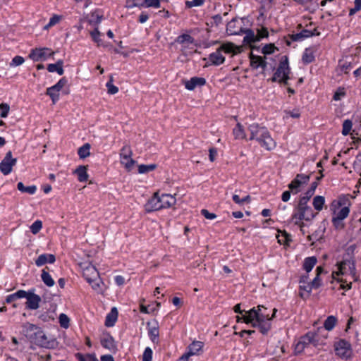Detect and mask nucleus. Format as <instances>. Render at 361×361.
<instances>
[{"label": "nucleus", "mask_w": 361, "mask_h": 361, "mask_svg": "<svg viewBox=\"0 0 361 361\" xmlns=\"http://www.w3.org/2000/svg\"><path fill=\"white\" fill-rule=\"evenodd\" d=\"M349 200L345 196H340L336 200H334L330 204V210L333 213V216L340 219H345L350 213V209L347 204Z\"/></svg>", "instance_id": "39448f33"}, {"label": "nucleus", "mask_w": 361, "mask_h": 361, "mask_svg": "<svg viewBox=\"0 0 361 361\" xmlns=\"http://www.w3.org/2000/svg\"><path fill=\"white\" fill-rule=\"evenodd\" d=\"M310 174H297L295 178L288 184V188L293 194H297L300 190V187L308 183Z\"/></svg>", "instance_id": "f8f14e48"}, {"label": "nucleus", "mask_w": 361, "mask_h": 361, "mask_svg": "<svg viewBox=\"0 0 361 361\" xmlns=\"http://www.w3.org/2000/svg\"><path fill=\"white\" fill-rule=\"evenodd\" d=\"M204 346V343L202 341H193L189 346H188V351L187 352L188 355L190 356L198 355L200 352L202 350V348Z\"/></svg>", "instance_id": "393cba45"}, {"label": "nucleus", "mask_w": 361, "mask_h": 361, "mask_svg": "<svg viewBox=\"0 0 361 361\" xmlns=\"http://www.w3.org/2000/svg\"><path fill=\"white\" fill-rule=\"evenodd\" d=\"M209 61L212 65L219 66L225 61V57L218 49L209 56Z\"/></svg>", "instance_id": "4be33fe9"}, {"label": "nucleus", "mask_w": 361, "mask_h": 361, "mask_svg": "<svg viewBox=\"0 0 361 361\" xmlns=\"http://www.w3.org/2000/svg\"><path fill=\"white\" fill-rule=\"evenodd\" d=\"M219 50L222 53L223 51L227 54L235 53V46L232 43H226L222 44L218 48Z\"/></svg>", "instance_id": "a18cd8bd"}, {"label": "nucleus", "mask_w": 361, "mask_h": 361, "mask_svg": "<svg viewBox=\"0 0 361 361\" xmlns=\"http://www.w3.org/2000/svg\"><path fill=\"white\" fill-rule=\"evenodd\" d=\"M56 261V257L53 254H42L35 260L37 267H42L47 263L53 264Z\"/></svg>", "instance_id": "aec40b11"}, {"label": "nucleus", "mask_w": 361, "mask_h": 361, "mask_svg": "<svg viewBox=\"0 0 361 361\" xmlns=\"http://www.w3.org/2000/svg\"><path fill=\"white\" fill-rule=\"evenodd\" d=\"M92 287V288L97 293H103V286L104 283L102 281L100 276H97V278H94V279L90 281L87 282Z\"/></svg>", "instance_id": "bb28decb"}, {"label": "nucleus", "mask_w": 361, "mask_h": 361, "mask_svg": "<svg viewBox=\"0 0 361 361\" xmlns=\"http://www.w3.org/2000/svg\"><path fill=\"white\" fill-rule=\"evenodd\" d=\"M185 87L188 90H193L197 87H201L206 84V80L204 78L192 77L189 80L184 82Z\"/></svg>", "instance_id": "a211bd4d"}, {"label": "nucleus", "mask_w": 361, "mask_h": 361, "mask_svg": "<svg viewBox=\"0 0 361 361\" xmlns=\"http://www.w3.org/2000/svg\"><path fill=\"white\" fill-rule=\"evenodd\" d=\"M161 209L169 208L176 204V198L170 194H162L159 196Z\"/></svg>", "instance_id": "5701e85b"}, {"label": "nucleus", "mask_w": 361, "mask_h": 361, "mask_svg": "<svg viewBox=\"0 0 361 361\" xmlns=\"http://www.w3.org/2000/svg\"><path fill=\"white\" fill-rule=\"evenodd\" d=\"M107 92L110 94H115L118 92V88L113 84V76H110L109 80L106 82Z\"/></svg>", "instance_id": "49530a36"}, {"label": "nucleus", "mask_w": 361, "mask_h": 361, "mask_svg": "<svg viewBox=\"0 0 361 361\" xmlns=\"http://www.w3.org/2000/svg\"><path fill=\"white\" fill-rule=\"evenodd\" d=\"M59 323H60V325L61 327L65 328V329L68 328L70 319L66 314L61 313L59 315Z\"/></svg>", "instance_id": "603ef678"}, {"label": "nucleus", "mask_w": 361, "mask_h": 361, "mask_svg": "<svg viewBox=\"0 0 361 361\" xmlns=\"http://www.w3.org/2000/svg\"><path fill=\"white\" fill-rule=\"evenodd\" d=\"M310 336H311V344L313 345L314 347H317L322 344L319 341V335L317 333L312 331V335Z\"/></svg>", "instance_id": "e2e57ef3"}, {"label": "nucleus", "mask_w": 361, "mask_h": 361, "mask_svg": "<svg viewBox=\"0 0 361 361\" xmlns=\"http://www.w3.org/2000/svg\"><path fill=\"white\" fill-rule=\"evenodd\" d=\"M343 221V219H340L336 216H333V218H332L333 226L336 229H342L344 228V226H345Z\"/></svg>", "instance_id": "052dcab7"}, {"label": "nucleus", "mask_w": 361, "mask_h": 361, "mask_svg": "<svg viewBox=\"0 0 361 361\" xmlns=\"http://www.w3.org/2000/svg\"><path fill=\"white\" fill-rule=\"evenodd\" d=\"M152 350L149 347H147L142 355V361H152Z\"/></svg>", "instance_id": "bf43d9fd"}, {"label": "nucleus", "mask_w": 361, "mask_h": 361, "mask_svg": "<svg viewBox=\"0 0 361 361\" xmlns=\"http://www.w3.org/2000/svg\"><path fill=\"white\" fill-rule=\"evenodd\" d=\"M148 336L150 340L153 343L158 344L159 343V324L157 320H154L153 322H148L147 323Z\"/></svg>", "instance_id": "ddd939ff"}, {"label": "nucleus", "mask_w": 361, "mask_h": 361, "mask_svg": "<svg viewBox=\"0 0 361 361\" xmlns=\"http://www.w3.org/2000/svg\"><path fill=\"white\" fill-rule=\"evenodd\" d=\"M248 130L250 133V140H255L262 147L268 151L276 147V143L266 127L253 123L249 126Z\"/></svg>", "instance_id": "7ed1b4c3"}, {"label": "nucleus", "mask_w": 361, "mask_h": 361, "mask_svg": "<svg viewBox=\"0 0 361 361\" xmlns=\"http://www.w3.org/2000/svg\"><path fill=\"white\" fill-rule=\"evenodd\" d=\"M157 166L155 164H152L149 165L140 164L138 166V173L141 174L149 173V171H152L154 169H156Z\"/></svg>", "instance_id": "a19ab883"}, {"label": "nucleus", "mask_w": 361, "mask_h": 361, "mask_svg": "<svg viewBox=\"0 0 361 361\" xmlns=\"http://www.w3.org/2000/svg\"><path fill=\"white\" fill-rule=\"evenodd\" d=\"M312 331L307 332L305 335L301 336L295 345V354L302 353L304 350L311 344Z\"/></svg>", "instance_id": "4468645a"}, {"label": "nucleus", "mask_w": 361, "mask_h": 361, "mask_svg": "<svg viewBox=\"0 0 361 361\" xmlns=\"http://www.w3.org/2000/svg\"><path fill=\"white\" fill-rule=\"evenodd\" d=\"M54 51H51L49 48H35L32 49L29 54V58L33 61H45L49 56H53Z\"/></svg>", "instance_id": "9d476101"}, {"label": "nucleus", "mask_w": 361, "mask_h": 361, "mask_svg": "<svg viewBox=\"0 0 361 361\" xmlns=\"http://www.w3.org/2000/svg\"><path fill=\"white\" fill-rule=\"evenodd\" d=\"M82 276L87 282H88L99 276V274L95 267L92 265H88L83 269Z\"/></svg>", "instance_id": "412c9836"}, {"label": "nucleus", "mask_w": 361, "mask_h": 361, "mask_svg": "<svg viewBox=\"0 0 361 361\" xmlns=\"http://www.w3.org/2000/svg\"><path fill=\"white\" fill-rule=\"evenodd\" d=\"M244 29L236 18H233L226 25V32L229 35H240Z\"/></svg>", "instance_id": "f3484780"}, {"label": "nucleus", "mask_w": 361, "mask_h": 361, "mask_svg": "<svg viewBox=\"0 0 361 361\" xmlns=\"http://www.w3.org/2000/svg\"><path fill=\"white\" fill-rule=\"evenodd\" d=\"M63 62L62 60H59L56 63H50L47 66V71L50 73L56 72L59 75L63 74L64 71L63 68Z\"/></svg>", "instance_id": "cd10ccee"}, {"label": "nucleus", "mask_w": 361, "mask_h": 361, "mask_svg": "<svg viewBox=\"0 0 361 361\" xmlns=\"http://www.w3.org/2000/svg\"><path fill=\"white\" fill-rule=\"evenodd\" d=\"M120 161L128 171H130L135 164V161L132 157L127 158L126 159L124 157L120 158Z\"/></svg>", "instance_id": "58836bf2"}, {"label": "nucleus", "mask_w": 361, "mask_h": 361, "mask_svg": "<svg viewBox=\"0 0 361 361\" xmlns=\"http://www.w3.org/2000/svg\"><path fill=\"white\" fill-rule=\"evenodd\" d=\"M275 49H277L274 44H267L263 47L262 53L264 54H271L274 52Z\"/></svg>", "instance_id": "4d7b16f0"}, {"label": "nucleus", "mask_w": 361, "mask_h": 361, "mask_svg": "<svg viewBox=\"0 0 361 361\" xmlns=\"http://www.w3.org/2000/svg\"><path fill=\"white\" fill-rule=\"evenodd\" d=\"M312 209L309 207L302 210L301 212H295L292 215V219L294 221L295 225H300L302 220L311 221L315 217Z\"/></svg>", "instance_id": "1a4fd4ad"}, {"label": "nucleus", "mask_w": 361, "mask_h": 361, "mask_svg": "<svg viewBox=\"0 0 361 361\" xmlns=\"http://www.w3.org/2000/svg\"><path fill=\"white\" fill-rule=\"evenodd\" d=\"M353 123L350 119H346L343 123L342 134L347 135L352 129Z\"/></svg>", "instance_id": "8fccbe9b"}, {"label": "nucleus", "mask_w": 361, "mask_h": 361, "mask_svg": "<svg viewBox=\"0 0 361 361\" xmlns=\"http://www.w3.org/2000/svg\"><path fill=\"white\" fill-rule=\"evenodd\" d=\"M91 145L89 143L84 144L78 149V154L80 159H84L90 155Z\"/></svg>", "instance_id": "473e14b6"}, {"label": "nucleus", "mask_w": 361, "mask_h": 361, "mask_svg": "<svg viewBox=\"0 0 361 361\" xmlns=\"http://www.w3.org/2000/svg\"><path fill=\"white\" fill-rule=\"evenodd\" d=\"M92 39L94 42L97 43L98 46H99L102 39H100V32L98 28H95L93 31L90 32Z\"/></svg>", "instance_id": "680f3d73"}, {"label": "nucleus", "mask_w": 361, "mask_h": 361, "mask_svg": "<svg viewBox=\"0 0 361 361\" xmlns=\"http://www.w3.org/2000/svg\"><path fill=\"white\" fill-rule=\"evenodd\" d=\"M314 51L311 48H306L302 56V61L305 64H309L314 61Z\"/></svg>", "instance_id": "c756f323"}, {"label": "nucleus", "mask_w": 361, "mask_h": 361, "mask_svg": "<svg viewBox=\"0 0 361 361\" xmlns=\"http://www.w3.org/2000/svg\"><path fill=\"white\" fill-rule=\"evenodd\" d=\"M23 331L26 338L36 345L47 349L55 348V341L49 339L44 331L37 326L27 323L23 325Z\"/></svg>", "instance_id": "f03ea898"}, {"label": "nucleus", "mask_w": 361, "mask_h": 361, "mask_svg": "<svg viewBox=\"0 0 361 361\" xmlns=\"http://www.w3.org/2000/svg\"><path fill=\"white\" fill-rule=\"evenodd\" d=\"M161 206L159 193L155 192L145 205V211L149 213L162 209Z\"/></svg>", "instance_id": "2eb2a0df"}, {"label": "nucleus", "mask_w": 361, "mask_h": 361, "mask_svg": "<svg viewBox=\"0 0 361 361\" xmlns=\"http://www.w3.org/2000/svg\"><path fill=\"white\" fill-rule=\"evenodd\" d=\"M102 345L110 350L115 353L117 350L116 345L114 338L109 334L104 335L101 339Z\"/></svg>", "instance_id": "6ab92c4d"}, {"label": "nucleus", "mask_w": 361, "mask_h": 361, "mask_svg": "<svg viewBox=\"0 0 361 361\" xmlns=\"http://www.w3.org/2000/svg\"><path fill=\"white\" fill-rule=\"evenodd\" d=\"M16 163L17 159L13 158L11 151H8L0 162V171L5 176L8 175Z\"/></svg>", "instance_id": "6e6552de"}, {"label": "nucleus", "mask_w": 361, "mask_h": 361, "mask_svg": "<svg viewBox=\"0 0 361 361\" xmlns=\"http://www.w3.org/2000/svg\"><path fill=\"white\" fill-rule=\"evenodd\" d=\"M204 2V0H192L186 2V6L188 8H192L194 6H200Z\"/></svg>", "instance_id": "774afa93"}, {"label": "nucleus", "mask_w": 361, "mask_h": 361, "mask_svg": "<svg viewBox=\"0 0 361 361\" xmlns=\"http://www.w3.org/2000/svg\"><path fill=\"white\" fill-rule=\"evenodd\" d=\"M201 214L206 219L210 220L214 219L216 217V215L215 214L209 212L206 209H202L201 210Z\"/></svg>", "instance_id": "69168bd1"}, {"label": "nucleus", "mask_w": 361, "mask_h": 361, "mask_svg": "<svg viewBox=\"0 0 361 361\" xmlns=\"http://www.w3.org/2000/svg\"><path fill=\"white\" fill-rule=\"evenodd\" d=\"M75 357L78 361H98L95 355L92 354L82 355L78 353L75 355Z\"/></svg>", "instance_id": "c03bdc74"}, {"label": "nucleus", "mask_w": 361, "mask_h": 361, "mask_svg": "<svg viewBox=\"0 0 361 361\" xmlns=\"http://www.w3.org/2000/svg\"><path fill=\"white\" fill-rule=\"evenodd\" d=\"M324 203L325 198L323 196L317 195L313 199L312 204L316 210L320 212L322 210Z\"/></svg>", "instance_id": "e433bc0d"}, {"label": "nucleus", "mask_w": 361, "mask_h": 361, "mask_svg": "<svg viewBox=\"0 0 361 361\" xmlns=\"http://www.w3.org/2000/svg\"><path fill=\"white\" fill-rule=\"evenodd\" d=\"M0 116L1 118H6L10 111V106L6 103L0 104Z\"/></svg>", "instance_id": "864d4df0"}, {"label": "nucleus", "mask_w": 361, "mask_h": 361, "mask_svg": "<svg viewBox=\"0 0 361 361\" xmlns=\"http://www.w3.org/2000/svg\"><path fill=\"white\" fill-rule=\"evenodd\" d=\"M263 57L257 55H254L252 53L250 54V66L253 69H258L262 66Z\"/></svg>", "instance_id": "72a5a7b5"}, {"label": "nucleus", "mask_w": 361, "mask_h": 361, "mask_svg": "<svg viewBox=\"0 0 361 361\" xmlns=\"http://www.w3.org/2000/svg\"><path fill=\"white\" fill-rule=\"evenodd\" d=\"M337 322V319L334 316H329L324 323V326L326 330L327 331H331L334 326H336Z\"/></svg>", "instance_id": "4c0bfd02"}, {"label": "nucleus", "mask_w": 361, "mask_h": 361, "mask_svg": "<svg viewBox=\"0 0 361 361\" xmlns=\"http://www.w3.org/2000/svg\"><path fill=\"white\" fill-rule=\"evenodd\" d=\"M25 61L23 57L20 56H16L10 63V66L15 67L22 65Z\"/></svg>", "instance_id": "13d9d810"}, {"label": "nucleus", "mask_w": 361, "mask_h": 361, "mask_svg": "<svg viewBox=\"0 0 361 361\" xmlns=\"http://www.w3.org/2000/svg\"><path fill=\"white\" fill-rule=\"evenodd\" d=\"M310 199L307 197L302 196L300 198L298 204L296 207L297 212H301L302 210L306 209V207H309L307 203Z\"/></svg>", "instance_id": "09e8293b"}, {"label": "nucleus", "mask_w": 361, "mask_h": 361, "mask_svg": "<svg viewBox=\"0 0 361 361\" xmlns=\"http://www.w3.org/2000/svg\"><path fill=\"white\" fill-rule=\"evenodd\" d=\"M118 312L116 307H113L111 312L106 315L105 319V326L107 327L113 326L117 320Z\"/></svg>", "instance_id": "a878e982"}, {"label": "nucleus", "mask_w": 361, "mask_h": 361, "mask_svg": "<svg viewBox=\"0 0 361 361\" xmlns=\"http://www.w3.org/2000/svg\"><path fill=\"white\" fill-rule=\"evenodd\" d=\"M161 0H145L143 3L140 4V7H152L158 8L161 6Z\"/></svg>", "instance_id": "79ce46f5"}, {"label": "nucleus", "mask_w": 361, "mask_h": 361, "mask_svg": "<svg viewBox=\"0 0 361 361\" xmlns=\"http://www.w3.org/2000/svg\"><path fill=\"white\" fill-rule=\"evenodd\" d=\"M133 152L131 147L128 145H125L121 149L120 158L124 157L125 159L132 157Z\"/></svg>", "instance_id": "37998d69"}, {"label": "nucleus", "mask_w": 361, "mask_h": 361, "mask_svg": "<svg viewBox=\"0 0 361 361\" xmlns=\"http://www.w3.org/2000/svg\"><path fill=\"white\" fill-rule=\"evenodd\" d=\"M317 262V259L316 257L314 256L305 258L303 263V269L307 271V273H309L315 266Z\"/></svg>", "instance_id": "7c9ffc66"}, {"label": "nucleus", "mask_w": 361, "mask_h": 361, "mask_svg": "<svg viewBox=\"0 0 361 361\" xmlns=\"http://www.w3.org/2000/svg\"><path fill=\"white\" fill-rule=\"evenodd\" d=\"M290 69L288 65V59L286 56H283L279 62L276 72L271 78V81L288 85V80L290 79Z\"/></svg>", "instance_id": "20e7f679"}, {"label": "nucleus", "mask_w": 361, "mask_h": 361, "mask_svg": "<svg viewBox=\"0 0 361 361\" xmlns=\"http://www.w3.org/2000/svg\"><path fill=\"white\" fill-rule=\"evenodd\" d=\"M338 271H333L332 277L336 279V276L344 275L349 272L353 276L355 275V264L353 260H343L338 264Z\"/></svg>", "instance_id": "0eeeda50"}, {"label": "nucleus", "mask_w": 361, "mask_h": 361, "mask_svg": "<svg viewBox=\"0 0 361 361\" xmlns=\"http://www.w3.org/2000/svg\"><path fill=\"white\" fill-rule=\"evenodd\" d=\"M273 314L269 316L267 308L263 305H258L245 312L243 317L244 322L251 324L252 326L257 327L263 335H267L271 329V321L275 317L277 310L273 309Z\"/></svg>", "instance_id": "f257e3e1"}, {"label": "nucleus", "mask_w": 361, "mask_h": 361, "mask_svg": "<svg viewBox=\"0 0 361 361\" xmlns=\"http://www.w3.org/2000/svg\"><path fill=\"white\" fill-rule=\"evenodd\" d=\"M302 37L303 39L308 38L312 36H319L320 32L312 33V31L304 29L301 31Z\"/></svg>", "instance_id": "0e129e2a"}, {"label": "nucleus", "mask_w": 361, "mask_h": 361, "mask_svg": "<svg viewBox=\"0 0 361 361\" xmlns=\"http://www.w3.org/2000/svg\"><path fill=\"white\" fill-rule=\"evenodd\" d=\"M291 241V236L290 234L283 231L278 236V242L280 244L288 245Z\"/></svg>", "instance_id": "de8ad7c7"}, {"label": "nucleus", "mask_w": 361, "mask_h": 361, "mask_svg": "<svg viewBox=\"0 0 361 361\" xmlns=\"http://www.w3.org/2000/svg\"><path fill=\"white\" fill-rule=\"evenodd\" d=\"M339 67L341 71L348 73L352 68V64L350 62L339 61Z\"/></svg>", "instance_id": "5fc2aeb1"}, {"label": "nucleus", "mask_w": 361, "mask_h": 361, "mask_svg": "<svg viewBox=\"0 0 361 361\" xmlns=\"http://www.w3.org/2000/svg\"><path fill=\"white\" fill-rule=\"evenodd\" d=\"M61 20V16L58 15H54L50 19L49 23L46 25V28L51 27L58 23Z\"/></svg>", "instance_id": "338daca9"}, {"label": "nucleus", "mask_w": 361, "mask_h": 361, "mask_svg": "<svg viewBox=\"0 0 361 361\" xmlns=\"http://www.w3.org/2000/svg\"><path fill=\"white\" fill-rule=\"evenodd\" d=\"M176 42L179 44H192L194 42V38L188 34H182L176 38Z\"/></svg>", "instance_id": "ea45409f"}, {"label": "nucleus", "mask_w": 361, "mask_h": 361, "mask_svg": "<svg viewBox=\"0 0 361 361\" xmlns=\"http://www.w3.org/2000/svg\"><path fill=\"white\" fill-rule=\"evenodd\" d=\"M46 269H47V267L42 270L41 279L46 286L48 287H52L55 283L54 280L52 279L49 273L46 271Z\"/></svg>", "instance_id": "2f4dec72"}, {"label": "nucleus", "mask_w": 361, "mask_h": 361, "mask_svg": "<svg viewBox=\"0 0 361 361\" xmlns=\"http://www.w3.org/2000/svg\"><path fill=\"white\" fill-rule=\"evenodd\" d=\"M87 167L86 166H79L75 171V173L78 176L80 182H85L88 179L87 173Z\"/></svg>", "instance_id": "c85d7f7f"}, {"label": "nucleus", "mask_w": 361, "mask_h": 361, "mask_svg": "<svg viewBox=\"0 0 361 361\" xmlns=\"http://www.w3.org/2000/svg\"><path fill=\"white\" fill-rule=\"evenodd\" d=\"M26 307L29 310H37L39 307L41 298L39 295L34 293V290H30L27 297Z\"/></svg>", "instance_id": "dca6fc26"}, {"label": "nucleus", "mask_w": 361, "mask_h": 361, "mask_svg": "<svg viewBox=\"0 0 361 361\" xmlns=\"http://www.w3.org/2000/svg\"><path fill=\"white\" fill-rule=\"evenodd\" d=\"M67 82L66 78H62L56 84L47 89L46 94L51 97L54 104L59 99V92L66 85Z\"/></svg>", "instance_id": "9b49d317"}, {"label": "nucleus", "mask_w": 361, "mask_h": 361, "mask_svg": "<svg viewBox=\"0 0 361 361\" xmlns=\"http://www.w3.org/2000/svg\"><path fill=\"white\" fill-rule=\"evenodd\" d=\"M336 355L341 359L348 360L351 357L353 350L350 342L345 339H340L334 345Z\"/></svg>", "instance_id": "423d86ee"}, {"label": "nucleus", "mask_w": 361, "mask_h": 361, "mask_svg": "<svg viewBox=\"0 0 361 361\" xmlns=\"http://www.w3.org/2000/svg\"><path fill=\"white\" fill-rule=\"evenodd\" d=\"M243 33L245 34V36L243 38V42L247 44H251L252 43L259 42V37L255 35V32L251 29H244Z\"/></svg>", "instance_id": "b1692460"}, {"label": "nucleus", "mask_w": 361, "mask_h": 361, "mask_svg": "<svg viewBox=\"0 0 361 361\" xmlns=\"http://www.w3.org/2000/svg\"><path fill=\"white\" fill-rule=\"evenodd\" d=\"M42 228V222L40 220H36L30 227V231L33 234H37Z\"/></svg>", "instance_id": "3c124183"}, {"label": "nucleus", "mask_w": 361, "mask_h": 361, "mask_svg": "<svg viewBox=\"0 0 361 361\" xmlns=\"http://www.w3.org/2000/svg\"><path fill=\"white\" fill-rule=\"evenodd\" d=\"M17 188L21 192H26L30 195L35 194L37 190V187L35 185L25 186L22 182H19L18 183Z\"/></svg>", "instance_id": "c9c22d12"}, {"label": "nucleus", "mask_w": 361, "mask_h": 361, "mask_svg": "<svg viewBox=\"0 0 361 361\" xmlns=\"http://www.w3.org/2000/svg\"><path fill=\"white\" fill-rule=\"evenodd\" d=\"M318 186V183L317 181H314L311 183L310 188L306 191L305 194V197H307L308 199H310L312 196L314 195L316 188Z\"/></svg>", "instance_id": "6e6d98bb"}, {"label": "nucleus", "mask_w": 361, "mask_h": 361, "mask_svg": "<svg viewBox=\"0 0 361 361\" xmlns=\"http://www.w3.org/2000/svg\"><path fill=\"white\" fill-rule=\"evenodd\" d=\"M233 133L235 139H244L246 136L243 126L239 123L233 128Z\"/></svg>", "instance_id": "f704fd0d"}]
</instances>
